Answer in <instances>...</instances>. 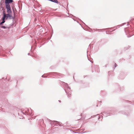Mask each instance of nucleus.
<instances>
[{
	"label": "nucleus",
	"mask_w": 134,
	"mask_h": 134,
	"mask_svg": "<svg viewBox=\"0 0 134 134\" xmlns=\"http://www.w3.org/2000/svg\"><path fill=\"white\" fill-rule=\"evenodd\" d=\"M29 54H30V53H28V55H29Z\"/></svg>",
	"instance_id": "nucleus-11"
},
{
	"label": "nucleus",
	"mask_w": 134,
	"mask_h": 134,
	"mask_svg": "<svg viewBox=\"0 0 134 134\" xmlns=\"http://www.w3.org/2000/svg\"><path fill=\"white\" fill-rule=\"evenodd\" d=\"M49 1L52 2H53L54 0H49Z\"/></svg>",
	"instance_id": "nucleus-10"
},
{
	"label": "nucleus",
	"mask_w": 134,
	"mask_h": 134,
	"mask_svg": "<svg viewBox=\"0 0 134 134\" xmlns=\"http://www.w3.org/2000/svg\"><path fill=\"white\" fill-rule=\"evenodd\" d=\"M5 8L7 9V12L8 13L10 14L12 12L10 5H5Z\"/></svg>",
	"instance_id": "nucleus-2"
},
{
	"label": "nucleus",
	"mask_w": 134,
	"mask_h": 134,
	"mask_svg": "<svg viewBox=\"0 0 134 134\" xmlns=\"http://www.w3.org/2000/svg\"><path fill=\"white\" fill-rule=\"evenodd\" d=\"M42 77H46V76H45V75H43L42 76Z\"/></svg>",
	"instance_id": "nucleus-7"
},
{
	"label": "nucleus",
	"mask_w": 134,
	"mask_h": 134,
	"mask_svg": "<svg viewBox=\"0 0 134 134\" xmlns=\"http://www.w3.org/2000/svg\"><path fill=\"white\" fill-rule=\"evenodd\" d=\"M114 65L115 67H116V66L117 65H116V63H115V64H114Z\"/></svg>",
	"instance_id": "nucleus-8"
},
{
	"label": "nucleus",
	"mask_w": 134,
	"mask_h": 134,
	"mask_svg": "<svg viewBox=\"0 0 134 134\" xmlns=\"http://www.w3.org/2000/svg\"><path fill=\"white\" fill-rule=\"evenodd\" d=\"M13 0H5V5H10L9 4L13 2Z\"/></svg>",
	"instance_id": "nucleus-3"
},
{
	"label": "nucleus",
	"mask_w": 134,
	"mask_h": 134,
	"mask_svg": "<svg viewBox=\"0 0 134 134\" xmlns=\"http://www.w3.org/2000/svg\"><path fill=\"white\" fill-rule=\"evenodd\" d=\"M53 2L55 3H58V1L57 0H54Z\"/></svg>",
	"instance_id": "nucleus-6"
},
{
	"label": "nucleus",
	"mask_w": 134,
	"mask_h": 134,
	"mask_svg": "<svg viewBox=\"0 0 134 134\" xmlns=\"http://www.w3.org/2000/svg\"><path fill=\"white\" fill-rule=\"evenodd\" d=\"M120 25H118L116 26V28L119 27H120Z\"/></svg>",
	"instance_id": "nucleus-9"
},
{
	"label": "nucleus",
	"mask_w": 134,
	"mask_h": 134,
	"mask_svg": "<svg viewBox=\"0 0 134 134\" xmlns=\"http://www.w3.org/2000/svg\"><path fill=\"white\" fill-rule=\"evenodd\" d=\"M1 27L4 29H5L7 30H8L9 29V27L8 26H1Z\"/></svg>",
	"instance_id": "nucleus-5"
},
{
	"label": "nucleus",
	"mask_w": 134,
	"mask_h": 134,
	"mask_svg": "<svg viewBox=\"0 0 134 134\" xmlns=\"http://www.w3.org/2000/svg\"><path fill=\"white\" fill-rule=\"evenodd\" d=\"M9 14V15H8V19H14V18L13 17L12 15H11V14Z\"/></svg>",
	"instance_id": "nucleus-4"
},
{
	"label": "nucleus",
	"mask_w": 134,
	"mask_h": 134,
	"mask_svg": "<svg viewBox=\"0 0 134 134\" xmlns=\"http://www.w3.org/2000/svg\"><path fill=\"white\" fill-rule=\"evenodd\" d=\"M2 8V10H3V16L2 18V21L0 23V25H2V24L4 23L5 22V20H7L8 19V15H9V13L5 14V11L3 10V9L2 7H1Z\"/></svg>",
	"instance_id": "nucleus-1"
}]
</instances>
